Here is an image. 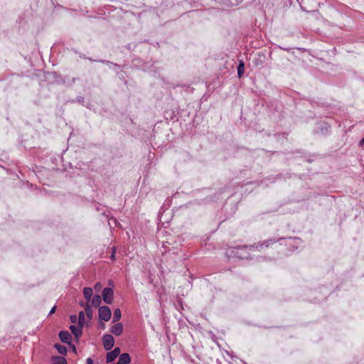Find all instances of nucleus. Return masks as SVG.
Here are the masks:
<instances>
[{"label": "nucleus", "mask_w": 364, "mask_h": 364, "mask_svg": "<svg viewBox=\"0 0 364 364\" xmlns=\"http://www.w3.org/2000/svg\"><path fill=\"white\" fill-rule=\"evenodd\" d=\"M112 316L111 310L107 306H101L99 308V318L105 321H108Z\"/></svg>", "instance_id": "nucleus-1"}, {"label": "nucleus", "mask_w": 364, "mask_h": 364, "mask_svg": "<svg viewBox=\"0 0 364 364\" xmlns=\"http://www.w3.org/2000/svg\"><path fill=\"white\" fill-rule=\"evenodd\" d=\"M248 250L254 252L255 250V247L247 248V247L242 248L236 249L235 254L236 255L241 259H247L249 257Z\"/></svg>", "instance_id": "nucleus-2"}, {"label": "nucleus", "mask_w": 364, "mask_h": 364, "mask_svg": "<svg viewBox=\"0 0 364 364\" xmlns=\"http://www.w3.org/2000/svg\"><path fill=\"white\" fill-rule=\"evenodd\" d=\"M103 300L106 304H112L113 301V291L111 288H105L102 291Z\"/></svg>", "instance_id": "nucleus-3"}, {"label": "nucleus", "mask_w": 364, "mask_h": 364, "mask_svg": "<svg viewBox=\"0 0 364 364\" xmlns=\"http://www.w3.org/2000/svg\"><path fill=\"white\" fill-rule=\"evenodd\" d=\"M114 343V340L111 335H105L103 336V344L104 347L107 350H110Z\"/></svg>", "instance_id": "nucleus-4"}, {"label": "nucleus", "mask_w": 364, "mask_h": 364, "mask_svg": "<svg viewBox=\"0 0 364 364\" xmlns=\"http://www.w3.org/2000/svg\"><path fill=\"white\" fill-rule=\"evenodd\" d=\"M123 331V325L121 323L114 324L111 328V332L115 336H120Z\"/></svg>", "instance_id": "nucleus-5"}, {"label": "nucleus", "mask_w": 364, "mask_h": 364, "mask_svg": "<svg viewBox=\"0 0 364 364\" xmlns=\"http://www.w3.org/2000/svg\"><path fill=\"white\" fill-rule=\"evenodd\" d=\"M59 337L61 341L63 343H69L71 341L70 334L68 331H61L59 333Z\"/></svg>", "instance_id": "nucleus-6"}, {"label": "nucleus", "mask_w": 364, "mask_h": 364, "mask_svg": "<svg viewBox=\"0 0 364 364\" xmlns=\"http://www.w3.org/2000/svg\"><path fill=\"white\" fill-rule=\"evenodd\" d=\"M131 361L130 356L128 353H123L119 355L118 364H128Z\"/></svg>", "instance_id": "nucleus-7"}, {"label": "nucleus", "mask_w": 364, "mask_h": 364, "mask_svg": "<svg viewBox=\"0 0 364 364\" xmlns=\"http://www.w3.org/2000/svg\"><path fill=\"white\" fill-rule=\"evenodd\" d=\"M82 326H75L74 325H71L70 326V329L72 331V333L76 336L78 337L82 333Z\"/></svg>", "instance_id": "nucleus-8"}, {"label": "nucleus", "mask_w": 364, "mask_h": 364, "mask_svg": "<svg viewBox=\"0 0 364 364\" xmlns=\"http://www.w3.org/2000/svg\"><path fill=\"white\" fill-rule=\"evenodd\" d=\"M83 294L87 300L90 301L92 295V289L90 287H85L83 289Z\"/></svg>", "instance_id": "nucleus-9"}, {"label": "nucleus", "mask_w": 364, "mask_h": 364, "mask_svg": "<svg viewBox=\"0 0 364 364\" xmlns=\"http://www.w3.org/2000/svg\"><path fill=\"white\" fill-rule=\"evenodd\" d=\"M101 303V297L100 295H95L91 300V304L94 306H98Z\"/></svg>", "instance_id": "nucleus-10"}, {"label": "nucleus", "mask_w": 364, "mask_h": 364, "mask_svg": "<svg viewBox=\"0 0 364 364\" xmlns=\"http://www.w3.org/2000/svg\"><path fill=\"white\" fill-rule=\"evenodd\" d=\"M121 311L119 309H116L114 311L113 321H117L121 318Z\"/></svg>", "instance_id": "nucleus-11"}, {"label": "nucleus", "mask_w": 364, "mask_h": 364, "mask_svg": "<svg viewBox=\"0 0 364 364\" xmlns=\"http://www.w3.org/2000/svg\"><path fill=\"white\" fill-rule=\"evenodd\" d=\"M51 364H67L66 360L63 357H57Z\"/></svg>", "instance_id": "nucleus-12"}, {"label": "nucleus", "mask_w": 364, "mask_h": 364, "mask_svg": "<svg viewBox=\"0 0 364 364\" xmlns=\"http://www.w3.org/2000/svg\"><path fill=\"white\" fill-rule=\"evenodd\" d=\"M55 348L60 354H65L67 352L66 348L61 345H56Z\"/></svg>", "instance_id": "nucleus-13"}, {"label": "nucleus", "mask_w": 364, "mask_h": 364, "mask_svg": "<svg viewBox=\"0 0 364 364\" xmlns=\"http://www.w3.org/2000/svg\"><path fill=\"white\" fill-rule=\"evenodd\" d=\"M117 358L114 356V353L110 351L107 355V362L110 363L114 360Z\"/></svg>", "instance_id": "nucleus-14"}, {"label": "nucleus", "mask_w": 364, "mask_h": 364, "mask_svg": "<svg viewBox=\"0 0 364 364\" xmlns=\"http://www.w3.org/2000/svg\"><path fill=\"white\" fill-rule=\"evenodd\" d=\"M244 67H245L244 63L242 62H241L237 67V74H238L239 77H241L242 75L243 74Z\"/></svg>", "instance_id": "nucleus-15"}, {"label": "nucleus", "mask_w": 364, "mask_h": 364, "mask_svg": "<svg viewBox=\"0 0 364 364\" xmlns=\"http://www.w3.org/2000/svg\"><path fill=\"white\" fill-rule=\"evenodd\" d=\"M77 319H78V325L82 326L84 322V320H85V315L82 311L80 312L79 317Z\"/></svg>", "instance_id": "nucleus-16"}, {"label": "nucleus", "mask_w": 364, "mask_h": 364, "mask_svg": "<svg viewBox=\"0 0 364 364\" xmlns=\"http://www.w3.org/2000/svg\"><path fill=\"white\" fill-rule=\"evenodd\" d=\"M298 242H299V239H296V238H289L288 240H287V243L289 245H293V244H297Z\"/></svg>", "instance_id": "nucleus-17"}, {"label": "nucleus", "mask_w": 364, "mask_h": 364, "mask_svg": "<svg viewBox=\"0 0 364 364\" xmlns=\"http://www.w3.org/2000/svg\"><path fill=\"white\" fill-rule=\"evenodd\" d=\"M112 352L114 353V356L117 358L120 354V349L119 348H114Z\"/></svg>", "instance_id": "nucleus-18"}, {"label": "nucleus", "mask_w": 364, "mask_h": 364, "mask_svg": "<svg viewBox=\"0 0 364 364\" xmlns=\"http://www.w3.org/2000/svg\"><path fill=\"white\" fill-rule=\"evenodd\" d=\"M112 352L114 353V356L117 358L120 354V349L119 348H114Z\"/></svg>", "instance_id": "nucleus-19"}, {"label": "nucleus", "mask_w": 364, "mask_h": 364, "mask_svg": "<svg viewBox=\"0 0 364 364\" xmlns=\"http://www.w3.org/2000/svg\"><path fill=\"white\" fill-rule=\"evenodd\" d=\"M77 320V318L75 315L70 316V321L72 323H75Z\"/></svg>", "instance_id": "nucleus-20"}, {"label": "nucleus", "mask_w": 364, "mask_h": 364, "mask_svg": "<svg viewBox=\"0 0 364 364\" xmlns=\"http://www.w3.org/2000/svg\"><path fill=\"white\" fill-rule=\"evenodd\" d=\"M101 287H102V285L100 283H97L95 286V289L97 290V291H99Z\"/></svg>", "instance_id": "nucleus-21"}, {"label": "nucleus", "mask_w": 364, "mask_h": 364, "mask_svg": "<svg viewBox=\"0 0 364 364\" xmlns=\"http://www.w3.org/2000/svg\"><path fill=\"white\" fill-rule=\"evenodd\" d=\"M86 362H87V364H93L92 360L90 358L86 360Z\"/></svg>", "instance_id": "nucleus-22"}, {"label": "nucleus", "mask_w": 364, "mask_h": 364, "mask_svg": "<svg viewBox=\"0 0 364 364\" xmlns=\"http://www.w3.org/2000/svg\"><path fill=\"white\" fill-rule=\"evenodd\" d=\"M55 309H56V306H53V307L51 309V310L50 311V313H49V314H53V313L55 312Z\"/></svg>", "instance_id": "nucleus-23"}, {"label": "nucleus", "mask_w": 364, "mask_h": 364, "mask_svg": "<svg viewBox=\"0 0 364 364\" xmlns=\"http://www.w3.org/2000/svg\"><path fill=\"white\" fill-rule=\"evenodd\" d=\"M360 145H363L364 144V137L360 140Z\"/></svg>", "instance_id": "nucleus-24"}, {"label": "nucleus", "mask_w": 364, "mask_h": 364, "mask_svg": "<svg viewBox=\"0 0 364 364\" xmlns=\"http://www.w3.org/2000/svg\"><path fill=\"white\" fill-rule=\"evenodd\" d=\"M114 249L113 250V252H112V259H114Z\"/></svg>", "instance_id": "nucleus-25"}]
</instances>
